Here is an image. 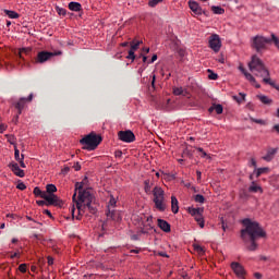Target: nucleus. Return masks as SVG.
Instances as JSON below:
<instances>
[{"mask_svg": "<svg viewBox=\"0 0 279 279\" xmlns=\"http://www.w3.org/2000/svg\"><path fill=\"white\" fill-rule=\"evenodd\" d=\"M74 195L72 196L74 205L70 208L72 217L80 220V217L85 213L92 215L97 214V209L90 207V202L94 201V196L90 195V190L83 189V182H77L74 184Z\"/></svg>", "mask_w": 279, "mask_h": 279, "instance_id": "obj_1", "label": "nucleus"}, {"mask_svg": "<svg viewBox=\"0 0 279 279\" xmlns=\"http://www.w3.org/2000/svg\"><path fill=\"white\" fill-rule=\"evenodd\" d=\"M241 223L244 225V229L241 230V240L244 241V243L251 242L246 250L250 252H255V250H257V244L255 241L257 239L265 238L266 232L264 229H260V226L257 225V222L250 219L241 220Z\"/></svg>", "mask_w": 279, "mask_h": 279, "instance_id": "obj_2", "label": "nucleus"}, {"mask_svg": "<svg viewBox=\"0 0 279 279\" xmlns=\"http://www.w3.org/2000/svg\"><path fill=\"white\" fill-rule=\"evenodd\" d=\"M250 72L255 73V76L263 78L264 84L271 86L275 90L279 93V85L275 84V81H271L269 77V70L264 65V61H260L257 56H253V60L250 61Z\"/></svg>", "mask_w": 279, "mask_h": 279, "instance_id": "obj_3", "label": "nucleus"}, {"mask_svg": "<svg viewBox=\"0 0 279 279\" xmlns=\"http://www.w3.org/2000/svg\"><path fill=\"white\" fill-rule=\"evenodd\" d=\"M145 193L154 194V206L159 213H165L167 205L165 204V191L156 186L150 189V181H145Z\"/></svg>", "mask_w": 279, "mask_h": 279, "instance_id": "obj_4", "label": "nucleus"}, {"mask_svg": "<svg viewBox=\"0 0 279 279\" xmlns=\"http://www.w3.org/2000/svg\"><path fill=\"white\" fill-rule=\"evenodd\" d=\"M251 46H253V49H255V52L260 53L262 51L266 50V45H269L272 43L275 45V48H278L279 50V38L272 34V38H266L260 35H255L253 39H251Z\"/></svg>", "mask_w": 279, "mask_h": 279, "instance_id": "obj_5", "label": "nucleus"}, {"mask_svg": "<svg viewBox=\"0 0 279 279\" xmlns=\"http://www.w3.org/2000/svg\"><path fill=\"white\" fill-rule=\"evenodd\" d=\"M102 143V136L97 135V133H88L83 138H80V145H83V150L94 151Z\"/></svg>", "mask_w": 279, "mask_h": 279, "instance_id": "obj_6", "label": "nucleus"}, {"mask_svg": "<svg viewBox=\"0 0 279 279\" xmlns=\"http://www.w3.org/2000/svg\"><path fill=\"white\" fill-rule=\"evenodd\" d=\"M114 208H117V197L111 195L108 198V205H107L108 211L106 213V217L111 221L119 222L122 220V217H121V215H119V211Z\"/></svg>", "mask_w": 279, "mask_h": 279, "instance_id": "obj_7", "label": "nucleus"}, {"mask_svg": "<svg viewBox=\"0 0 279 279\" xmlns=\"http://www.w3.org/2000/svg\"><path fill=\"white\" fill-rule=\"evenodd\" d=\"M32 194L35 195V197H40L43 199H46V202H49L51 205L58 204V197L54 195V193H49L48 191H41L40 187H35V190L32 191Z\"/></svg>", "mask_w": 279, "mask_h": 279, "instance_id": "obj_8", "label": "nucleus"}, {"mask_svg": "<svg viewBox=\"0 0 279 279\" xmlns=\"http://www.w3.org/2000/svg\"><path fill=\"white\" fill-rule=\"evenodd\" d=\"M57 56H62V52L61 51H54V52L40 51V52H37V58H35V63H37V64L46 63L48 60H51V58H54Z\"/></svg>", "mask_w": 279, "mask_h": 279, "instance_id": "obj_9", "label": "nucleus"}, {"mask_svg": "<svg viewBox=\"0 0 279 279\" xmlns=\"http://www.w3.org/2000/svg\"><path fill=\"white\" fill-rule=\"evenodd\" d=\"M187 213L190 216L193 217L194 220H196V223H198V228L204 229V217L202 214H204L203 208H187Z\"/></svg>", "mask_w": 279, "mask_h": 279, "instance_id": "obj_10", "label": "nucleus"}, {"mask_svg": "<svg viewBox=\"0 0 279 279\" xmlns=\"http://www.w3.org/2000/svg\"><path fill=\"white\" fill-rule=\"evenodd\" d=\"M207 43L208 47H210V50H213V52L218 53V51H221V38L218 37V35H210V38H208Z\"/></svg>", "mask_w": 279, "mask_h": 279, "instance_id": "obj_11", "label": "nucleus"}, {"mask_svg": "<svg viewBox=\"0 0 279 279\" xmlns=\"http://www.w3.org/2000/svg\"><path fill=\"white\" fill-rule=\"evenodd\" d=\"M117 137L120 138V142L125 144H131L133 141H136V136L133 135L131 130L118 132Z\"/></svg>", "mask_w": 279, "mask_h": 279, "instance_id": "obj_12", "label": "nucleus"}, {"mask_svg": "<svg viewBox=\"0 0 279 279\" xmlns=\"http://www.w3.org/2000/svg\"><path fill=\"white\" fill-rule=\"evenodd\" d=\"M153 231V217L148 216L145 218V221L142 222V227L140 228V232L142 234H149Z\"/></svg>", "mask_w": 279, "mask_h": 279, "instance_id": "obj_13", "label": "nucleus"}, {"mask_svg": "<svg viewBox=\"0 0 279 279\" xmlns=\"http://www.w3.org/2000/svg\"><path fill=\"white\" fill-rule=\"evenodd\" d=\"M238 71H241V74H244V77L246 78V81L250 82L251 85H253V87L260 88V84H257V82L255 81V77L252 76V74L247 73L242 65H238Z\"/></svg>", "mask_w": 279, "mask_h": 279, "instance_id": "obj_14", "label": "nucleus"}, {"mask_svg": "<svg viewBox=\"0 0 279 279\" xmlns=\"http://www.w3.org/2000/svg\"><path fill=\"white\" fill-rule=\"evenodd\" d=\"M140 45H142V41L140 40L131 41V50H128V56L125 57V59L131 61L136 60V56H134L133 53L136 52V50H138Z\"/></svg>", "mask_w": 279, "mask_h": 279, "instance_id": "obj_15", "label": "nucleus"}, {"mask_svg": "<svg viewBox=\"0 0 279 279\" xmlns=\"http://www.w3.org/2000/svg\"><path fill=\"white\" fill-rule=\"evenodd\" d=\"M230 268L232 269V272L235 274V277H238V279H243V274L245 272L243 271V266H241V264L231 263Z\"/></svg>", "mask_w": 279, "mask_h": 279, "instance_id": "obj_16", "label": "nucleus"}, {"mask_svg": "<svg viewBox=\"0 0 279 279\" xmlns=\"http://www.w3.org/2000/svg\"><path fill=\"white\" fill-rule=\"evenodd\" d=\"M32 101V94H29V97L21 98V100H17L15 104V109H17V116H21L23 112V108L26 107V102Z\"/></svg>", "mask_w": 279, "mask_h": 279, "instance_id": "obj_17", "label": "nucleus"}, {"mask_svg": "<svg viewBox=\"0 0 279 279\" xmlns=\"http://www.w3.org/2000/svg\"><path fill=\"white\" fill-rule=\"evenodd\" d=\"M21 168H26V167H21V163H9V169L12 170V173L15 174V177L17 178H23L24 175V172L23 170H21Z\"/></svg>", "mask_w": 279, "mask_h": 279, "instance_id": "obj_18", "label": "nucleus"}, {"mask_svg": "<svg viewBox=\"0 0 279 279\" xmlns=\"http://www.w3.org/2000/svg\"><path fill=\"white\" fill-rule=\"evenodd\" d=\"M187 7L190 8V11H192L194 15L204 14V11H202V7L198 5V2L189 1Z\"/></svg>", "mask_w": 279, "mask_h": 279, "instance_id": "obj_19", "label": "nucleus"}, {"mask_svg": "<svg viewBox=\"0 0 279 279\" xmlns=\"http://www.w3.org/2000/svg\"><path fill=\"white\" fill-rule=\"evenodd\" d=\"M275 154H278V148H269L268 150H266V155H264V157H260V159L266 162H270L271 159L275 158Z\"/></svg>", "mask_w": 279, "mask_h": 279, "instance_id": "obj_20", "label": "nucleus"}, {"mask_svg": "<svg viewBox=\"0 0 279 279\" xmlns=\"http://www.w3.org/2000/svg\"><path fill=\"white\" fill-rule=\"evenodd\" d=\"M156 226L159 227V230H161V232H170V223H167L166 220L156 219Z\"/></svg>", "mask_w": 279, "mask_h": 279, "instance_id": "obj_21", "label": "nucleus"}, {"mask_svg": "<svg viewBox=\"0 0 279 279\" xmlns=\"http://www.w3.org/2000/svg\"><path fill=\"white\" fill-rule=\"evenodd\" d=\"M170 213L179 214V199L175 196H170Z\"/></svg>", "mask_w": 279, "mask_h": 279, "instance_id": "obj_22", "label": "nucleus"}, {"mask_svg": "<svg viewBox=\"0 0 279 279\" xmlns=\"http://www.w3.org/2000/svg\"><path fill=\"white\" fill-rule=\"evenodd\" d=\"M69 11L80 12L83 11V5L80 2H69Z\"/></svg>", "mask_w": 279, "mask_h": 279, "instance_id": "obj_23", "label": "nucleus"}, {"mask_svg": "<svg viewBox=\"0 0 279 279\" xmlns=\"http://www.w3.org/2000/svg\"><path fill=\"white\" fill-rule=\"evenodd\" d=\"M15 161L21 165V168H26V163H23V155L21 150H17V147H15Z\"/></svg>", "mask_w": 279, "mask_h": 279, "instance_id": "obj_24", "label": "nucleus"}, {"mask_svg": "<svg viewBox=\"0 0 279 279\" xmlns=\"http://www.w3.org/2000/svg\"><path fill=\"white\" fill-rule=\"evenodd\" d=\"M250 193H264V189L260 185L255 184V182L250 184Z\"/></svg>", "mask_w": 279, "mask_h": 279, "instance_id": "obj_25", "label": "nucleus"}, {"mask_svg": "<svg viewBox=\"0 0 279 279\" xmlns=\"http://www.w3.org/2000/svg\"><path fill=\"white\" fill-rule=\"evenodd\" d=\"M37 206L41 207V206H54V207H61L62 206V201H59V203H57V205L54 204H50L48 203V201H37L36 202Z\"/></svg>", "mask_w": 279, "mask_h": 279, "instance_id": "obj_26", "label": "nucleus"}, {"mask_svg": "<svg viewBox=\"0 0 279 279\" xmlns=\"http://www.w3.org/2000/svg\"><path fill=\"white\" fill-rule=\"evenodd\" d=\"M208 111L216 112V114H221L223 112V107L221 105L214 104Z\"/></svg>", "mask_w": 279, "mask_h": 279, "instance_id": "obj_27", "label": "nucleus"}, {"mask_svg": "<svg viewBox=\"0 0 279 279\" xmlns=\"http://www.w3.org/2000/svg\"><path fill=\"white\" fill-rule=\"evenodd\" d=\"M3 14H7V17L12 19V20L21 17V14H17V12H14L12 10H3Z\"/></svg>", "mask_w": 279, "mask_h": 279, "instance_id": "obj_28", "label": "nucleus"}, {"mask_svg": "<svg viewBox=\"0 0 279 279\" xmlns=\"http://www.w3.org/2000/svg\"><path fill=\"white\" fill-rule=\"evenodd\" d=\"M258 100L260 101V104H264V105L271 104V99L265 95H258Z\"/></svg>", "mask_w": 279, "mask_h": 279, "instance_id": "obj_29", "label": "nucleus"}, {"mask_svg": "<svg viewBox=\"0 0 279 279\" xmlns=\"http://www.w3.org/2000/svg\"><path fill=\"white\" fill-rule=\"evenodd\" d=\"M245 98H246V95L242 94V93L238 94V96H232V99H234L235 102H238V104L243 102V100H245Z\"/></svg>", "mask_w": 279, "mask_h": 279, "instance_id": "obj_30", "label": "nucleus"}, {"mask_svg": "<svg viewBox=\"0 0 279 279\" xmlns=\"http://www.w3.org/2000/svg\"><path fill=\"white\" fill-rule=\"evenodd\" d=\"M267 172H269V168L255 169V178H258Z\"/></svg>", "mask_w": 279, "mask_h": 279, "instance_id": "obj_31", "label": "nucleus"}, {"mask_svg": "<svg viewBox=\"0 0 279 279\" xmlns=\"http://www.w3.org/2000/svg\"><path fill=\"white\" fill-rule=\"evenodd\" d=\"M213 14L216 15H222L223 14V8L221 7H211Z\"/></svg>", "mask_w": 279, "mask_h": 279, "instance_id": "obj_32", "label": "nucleus"}, {"mask_svg": "<svg viewBox=\"0 0 279 279\" xmlns=\"http://www.w3.org/2000/svg\"><path fill=\"white\" fill-rule=\"evenodd\" d=\"M193 251H196L198 255H204V247L198 244H193Z\"/></svg>", "mask_w": 279, "mask_h": 279, "instance_id": "obj_33", "label": "nucleus"}, {"mask_svg": "<svg viewBox=\"0 0 279 279\" xmlns=\"http://www.w3.org/2000/svg\"><path fill=\"white\" fill-rule=\"evenodd\" d=\"M46 192L57 193V186L54 184H46Z\"/></svg>", "mask_w": 279, "mask_h": 279, "instance_id": "obj_34", "label": "nucleus"}, {"mask_svg": "<svg viewBox=\"0 0 279 279\" xmlns=\"http://www.w3.org/2000/svg\"><path fill=\"white\" fill-rule=\"evenodd\" d=\"M250 121L258 125H266V120L250 118Z\"/></svg>", "mask_w": 279, "mask_h": 279, "instance_id": "obj_35", "label": "nucleus"}, {"mask_svg": "<svg viewBox=\"0 0 279 279\" xmlns=\"http://www.w3.org/2000/svg\"><path fill=\"white\" fill-rule=\"evenodd\" d=\"M173 95L175 96H183L184 90L181 87H173Z\"/></svg>", "mask_w": 279, "mask_h": 279, "instance_id": "obj_36", "label": "nucleus"}, {"mask_svg": "<svg viewBox=\"0 0 279 279\" xmlns=\"http://www.w3.org/2000/svg\"><path fill=\"white\" fill-rule=\"evenodd\" d=\"M161 1H163V0H149L148 1V7L149 8H156V5H159V3H161Z\"/></svg>", "mask_w": 279, "mask_h": 279, "instance_id": "obj_37", "label": "nucleus"}, {"mask_svg": "<svg viewBox=\"0 0 279 279\" xmlns=\"http://www.w3.org/2000/svg\"><path fill=\"white\" fill-rule=\"evenodd\" d=\"M207 73H210L207 75V78H210V81L218 80V74L213 73V71H210V70H207Z\"/></svg>", "mask_w": 279, "mask_h": 279, "instance_id": "obj_38", "label": "nucleus"}, {"mask_svg": "<svg viewBox=\"0 0 279 279\" xmlns=\"http://www.w3.org/2000/svg\"><path fill=\"white\" fill-rule=\"evenodd\" d=\"M170 99H166L165 104L161 105V110L169 111L170 110Z\"/></svg>", "mask_w": 279, "mask_h": 279, "instance_id": "obj_39", "label": "nucleus"}, {"mask_svg": "<svg viewBox=\"0 0 279 279\" xmlns=\"http://www.w3.org/2000/svg\"><path fill=\"white\" fill-rule=\"evenodd\" d=\"M193 201L198 203V204H204V196L203 195H196V196H194Z\"/></svg>", "mask_w": 279, "mask_h": 279, "instance_id": "obj_40", "label": "nucleus"}, {"mask_svg": "<svg viewBox=\"0 0 279 279\" xmlns=\"http://www.w3.org/2000/svg\"><path fill=\"white\" fill-rule=\"evenodd\" d=\"M196 150L202 154V158L209 159V155H207V153H204V149L202 147L196 148Z\"/></svg>", "mask_w": 279, "mask_h": 279, "instance_id": "obj_41", "label": "nucleus"}, {"mask_svg": "<svg viewBox=\"0 0 279 279\" xmlns=\"http://www.w3.org/2000/svg\"><path fill=\"white\" fill-rule=\"evenodd\" d=\"M17 271H21V274L26 272V264H21L17 266Z\"/></svg>", "mask_w": 279, "mask_h": 279, "instance_id": "obj_42", "label": "nucleus"}, {"mask_svg": "<svg viewBox=\"0 0 279 279\" xmlns=\"http://www.w3.org/2000/svg\"><path fill=\"white\" fill-rule=\"evenodd\" d=\"M57 15L65 16V9L57 8Z\"/></svg>", "mask_w": 279, "mask_h": 279, "instance_id": "obj_43", "label": "nucleus"}, {"mask_svg": "<svg viewBox=\"0 0 279 279\" xmlns=\"http://www.w3.org/2000/svg\"><path fill=\"white\" fill-rule=\"evenodd\" d=\"M16 189L20 191H24V190H26V184H23V182L17 183Z\"/></svg>", "mask_w": 279, "mask_h": 279, "instance_id": "obj_44", "label": "nucleus"}, {"mask_svg": "<svg viewBox=\"0 0 279 279\" xmlns=\"http://www.w3.org/2000/svg\"><path fill=\"white\" fill-rule=\"evenodd\" d=\"M7 142L9 143V145H14V136L9 135Z\"/></svg>", "mask_w": 279, "mask_h": 279, "instance_id": "obj_45", "label": "nucleus"}, {"mask_svg": "<svg viewBox=\"0 0 279 279\" xmlns=\"http://www.w3.org/2000/svg\"><path fill=\"white\" fill-rule=\"evenodd\" d=\"M272 133L279 134V124L272 125Z\"/></svg>", "mask_w": 279, "mask_h": 279, "instance_id": "obj_46", "label": "nucleus"}, {"mask_svg": "<svg viewBox=\"0 0 279 279\" xmlns=\"http://www.w3.org/2000/svg\"><path fill=\"white\" fill-rule=\"evenodd\" d=\"M196 180L202 182V171H196Z\"/></svg>", "mask_w": 279, "mask_h": 279, "instance_id": "obj_47", "label": "nucleus"}, {"mask_svg": "<svg viewBox=\"0 0 279 279\" xmlns=\"http://www.w3.org/2000/svg\"><path fill=\"white\" fill-rule=\"evenodd\" d=\"M47 264H49V266L54 265V258L47 257Z\"/></svg>", "mask_w": 279, "mask_h": 279, "instance_id": "obj_48", "label": "nucleus"}, {"mask_svg": "<svg viewBox=\"0 0 279 279\" xmlns=\"http://www.w3.org/2000/svg\"><path fill=\"white\" fill-rule=\"evenodd\" d=\"M156 59H157L156 54L151 56L150 60L148 61V64H153V62H156Z\"/></svg>", "mask_w": 279, "mask_h": 279, "instance_id": "obj_49", "label": "nucleus"}, {"mask_svg": "<svg viewBox=\"0 0 279 279\" xmlns=\"http://www.w3.org/2000/svg\"><path fill=\"white\" fill-rule=\"evenodd\" d=\"M250 165L253 166V168H257L255 159H250Z\"/></svg>", "mask_w": 279, "mask_h": 279, "instance_id": "obj_50", "label": "nucleus"}, {"mask_svg": "<svg viewBox=\"0 0 279 279\" xmlns=\"http://www.w3.org/2000/svg\"><path fill=\"white\" fill-rule=\"evenodd\" d=\"M128 46H131V43L125 41V43L120 44V47H122V48H125Z\"/></svg>", "mask_w": 279, "mask_h": 279, "instance_id": "obj_51", "label": "nucleus"}, {"mask_svg": "<svg viewBox=\"0 0 279 279\" xmlns=\"http://www.w3.org/2000/svg\"><path fill=\"white\" fill-rule=\"evenodd\" d=\"M44 215H46L49 218H51V211H48V209H44Z\"/></svg>", "mask_w": 279, "mask_h": 279, "instance_id": "obj_52", "label": "nucleus"}, {"mask_svg": "<svg viewBox=\"0 0 279 279\" xmlns=\"http://www.w3.org/2000/svg\"><path fill=\"white\" fill-rule=\"evenodd\" d=\"M17 256H19V253H17V252H15V253H12V255H11V256H9V258L14 259V258H17Z\"/></svg>", "mask_w": 279, "mask_h": 279, "instance_id": "obj_53", "label": "nucleus"}, {"mask_svg": "<svg viewBox=\"0 0 279 279\" xmlns=\"http://www.w3.org/2000/svg\"><path fill=\"white\" fill-rule=\"evenodd\" d=\"M151 78H154V80L150 81V86H153V84L156 83V75L151 76Z\"/></svg>", "mask_w": 279, "mask_h": 279, "instance_id": "obj_54", "label": "nucleus"}, {"mask_svg": "<svg viewBox=\"0 0 279 279\" xmlns=\"http://www.w3.org/2000/svg\"><path fill=\"white\" fill-rule=\"evenodd\" d=\"M3 131H5V126L0 123V132L3 133Z\"/></svg>", "mask_w": 279, "mask_h": 279, "instance_id": "obj_55", "label": "nucleus"}, {"mask_svg": "<svg viewBox=\"0 0 279 279\" xmlns=\"http://www.w3.org/2000/svg\"><path fill=\"white\" fill-rule=\"evenodd\" d=\"M159 256L167 258V254L165 252L159 253Z\"/></svg>", "mask_w": 279, "mask_h": 279, "instance_id": "obj_56", "label": "nucleus"}, {"mask_svg": "<svg viewBox=\"0 0 279 279\" xmlns=\"http://www.w3.org/2000/svg\"><path fill=\"white\" fill-rule=\"evenodd\" d=\"M255 279H260V274H258V272H255Z\"/></svg>", "mask_w": 279, "mask_h": 279, "instance_id": "obj_57", "label": "nucleus"}, {"mask_svg": "<svg viewBox=\"0 0 279 279\" xmlns=\"http://www.w3.org/2000/svg\"><path fill=\"white\" fill-rule=\"evenodd\" d=\"M275 117L279 119V108L277 109V111H275Z\"/></svg>", "mask_w": 279, "mask_h": 279, "instance_id": "obj_58", "label": "nucleus"}, {"mask_svg": "<svg viewBox=\"0 0 279 279\" xmlns=\"http://www.w3.org/2000/svg\"><path fill=\"white\" fill-rule=\"evenodd\" d=\"M142 62H149V61L147 60V57H142Z\"/></svg>", "mask_w": 279, "mask_h": 279, "instance_id": "obj_59", "label": "nucleus"}, {"mask_svg": "<svg viewBox=\"0 0 279 279\" xmlns=\"http://www.w3.org/2000/svg\"><path fill=\"white\" fill-rule=\"evenodd\" d=\"M145 53L150 52V48H144Z\"/></svg>", "mask_w": 279, "mask_h": 279, "instance_id": "obj_60", "label": "nucleus"}, {"mask_svg": "<svg viewBox=\"0 0 279 279\" xmlns=\"http://www.w3.org/2000/svg\"><path fill=\"white\" fill-rule=\"evenodd\" d=\"M131 253H132V254H138V251H136V250H131Z\"/></svg>", "mask_w": 279, "mask_h": 279, "instance_id": "obj_61", "label": "nucleus"}, {"mask_svg": "<svg viewBox=\"0 0 279 279\" xmlns=\"http://www.w3.org/2000/svg\"><path fill=\"white\" fill-rule=\"evenodd\" d=\"M3 228H5V225L1 223L0 229L3 230Z\"/></svg>", "mask_w": 279, "mask_h": 279, "instance_id": "obj_62", "label": "nucleus"}, {"mask_svg": "<svg viewBox=\"0 0 279 279\" xmlns=\"http://www.w3.org/2000/svg\"><path fill=\"white\" fill-rule=\"evenodd\" d=\"M17 243V239H12V244Z\"/></svg>", "mask_w": 279, "mask_h": 279, "instance_id": "obj_63", "label": "nucleus"}, {"mask_svg": "<svg viewBox=\"0 0 279 279\" xmlns=\"http://www.w3.org/2000/svg\"><path fill=\"white\" fill-rule=\"evenodd\" d=\"M26 220L32 221V217L26 216Z\"/></svg>", "mask_w": 279, "mask_h": 279, "instance_id": "obj_64", "label": "nucleus"}]
</instances>
